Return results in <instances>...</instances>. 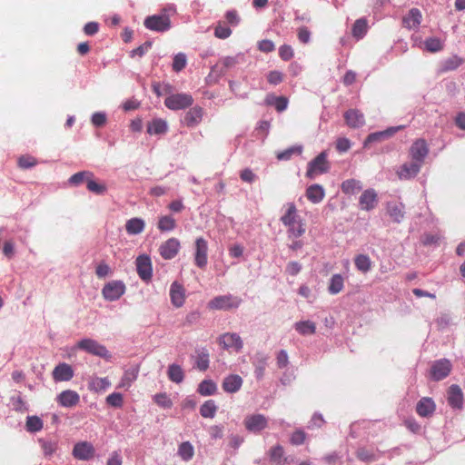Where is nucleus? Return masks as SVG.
Instances as JSON below:
<instances>
[{"label":"nucleus","mask_w":465,"mask_h":465,"mask_svg":"<svg viewBox=\"0 0 465 465\" xmlns=\"http://www.w3.org/2000/svg\"><path fill=\"white\" fill-rule=\"evenodd\" d=\"M137 373H138L137 370L125 371V372L124 373V375L121 379V381H120L118 387L119 388H124V387L129 388L131 386V384L133 383V381L136 380Z\"/></svg>","instance_id":"45"},{"label":"nucleus","mask_w":465,"mask_h":465,"mask_svg":"<svg viewBox=\"0 0 465 465\" xmlns=\"http://www.w3.org/2000/svg\"><path fill=\"white\" fill-rule=\"evenodd\" d=\"M91 176H94V173L92 172H89V171L78 172L70 177L69 183L73 185H79L80 183H82L84 182L87 183V181L89 180V178Z\"/></svg>","instance_id":"47"},{"label":"nucleus","mask_w":465,"mask_h":465,"mask_svg":"<svg viewBox=\"0 0 465 465\" xmlns=\"http://www.w3.org/2000/svg\"><path fill=\"white\" fill-rule=\"evenodd\" d=\"M422 19V15L418 8H412L409 11V13L403 17L402 23L403 25L408 29L417 28Z\"/></svg>","instance_id":"29"},{"label":"nucleus","mask_w":465,"mask_h":465,"mask_svg":"<svg viewBox=\"0 0 465 465\" xmlns=\"http://www.w3.org/2000/svg\"><path fill=\"white\" fill-rule=\"evenodd\" d=\"M186 65V56L184 54H178L174 56L173 61V69L175 72H180Z\"/></svg>","instance_id":"57"},{"label":"nucleus","mask_w":465,"mask_h":465,"mask_svg":"<svg viewBox=\"0 0 465 465\" xmlns=\"http://www.w3.org/2000/svg\"><path fill=\"white\" fill-rule=\"evenodd\" d=\"M152 46V44L150 42H145L137 48L134 49L131 52V56H139L142 57Z\"/></svg>","instance_id":"63"},{"label":"nucleus","mask_w":465,"mask_h":465,"mask_svg":"<svg viewBox=\"0 0 465 465\" xmlns=\"http://www.w3.org/2000/svg\"><path fill=\"white\" fill-rule=\"evenodd\" d=\"M268 455L271 462L276 465H288L287 458L284 457V450L283 447L280 444H276L272 446L269 451Z\"/></svg>","instance_id":"30"},{"label":"nucleus","mask_w":465,"mask_h":465,"mask_svg":"<svg viewBox=\"0 0 465 465\" xmlns=\"http://www.w3.org/2000/svg\"><path fill=\"white\" fill-rule=\"evenodd\" d=\"M242 385V377L237 374H231L224 378L222 387L228 393H235L241 389Z\"/></svg>","instance_id":"27"},{"label":"nucleus","mask_w":465,"mask_h":465,"mask_svg":"<svg viewBox=\"0 0 465 465\" xmlns=\"http://www.w3.org/2000/svg\"><path fill=\"white\" fill-rule=\"evenodd\" d=\"M354 263L356 268L365 273L371 268V261L368 255L359 254L354 258Z\"/></svg>","instance_id":"40"},{"label":"nucleus","mask_w":465,"mask_h":465,"mask_svg":"<svg viewBox=\"0 0 465 465\" xmlns=\"http://www.w3.org/2000/svg\"><path fill=\"white\" fill-rule=\"evenodd\" d=\"M422 164L419 162L411 160V163H403L397 172L400 179H411L415 177L420 171Z\"/></svg>","instance_id":"19"},{"label":"nucleus","mask_w":465,"mask_h":465,"mask_svg":"<svg viewBox=\"0 0 465 465\" xmlns=\"http://www.w3.org/2000/svg\"><path fill=\"white\" fill-rule=\"evenodd\" d=\"M258 49L262 53H271L274 51L275 45L272 40L264 39L258 43Z\"/></svg>","instance_id":"59"},{"label":"nucleus","mask_w":465,"mask_h":465,"mask_svg":"<svg viewBox=\"0 0 465 465\" xmlns=\"http://www.w3.org/2000/svg\"><path fill=\"white\" fill-rule=\"evenodd\" d=\"M344 287V279L343 277L337 273L333 274L330 280V284L328 286V292L332 294H338L340 293Z\"/></svg>","instance_id":"37"},{"label":"nucleus","mask_w":465,"mask_h":465,"mask_svg":"<svg viewBox=\"0 0 465 465\" xmlns=\"http://www.w3.org/2000/svg\"><path fill=\"white\" fill-rule=\"evenodd\" d=\"M277 366L280 369L285 368L289 363V358L286 351L281 350L276 357Z\"/></svg>","instance_id":"64"},{"label":"nucleus","mask_w":465,"mask_h":465,"mask_svg":"<svg viewBox=\"0 0 465 465\" xmlns=\"http://www.w3.org/2000/svg\"><path fill=\"white\" fill-rule=\"evenodd\" d=\"M368 28L367 21L360 18L355 21L352 26V35L354 37L361 38L366 34Z\"/></svg>","instance_id":"44"},{"label":"nucleus","mask_w":465,"mask_h":465,"mask_svg":"<svg viewBox=\"0 0 465 465\" xmlns=\"http://www.w3.org/2000/svg\"><path fill=\"white\" fill-rule=\"evenodd\" d=\"M344 119L351 128H360L365 124L363 114L357 109H350L346 111L344 114Z\"/></svg>","instance_id":"24"},{"label":"nucleus","mask_w":465,"mask_h":465,"mask_svg":"<svg viewBox=\"0 0 465 465\" xmlns=\"http://www.w3.org/2000/svg\"><path fill=\"white\" fill-rule=\"evenodd\" d=\"M168 378L175 383H181L184 379L183 371L179 365L171 364L168 368Z\"/></svg>","instance_id":"42"},{"label":"nucleus","mask_w":465,"mask_h":465,"mask_svg":"<svg viewBox=\"0 0 465 465\" xmlns=\"http://www.w3.org/2000/svg\"><path fill=\"white\" fill-rule=\"evenodd\" d=\"M242 300L232 295H221L213 298L208 303L211 310H230L237 308L241 304Z\"/></svg>","instance_id":"5"},{"label":"nucleus","mask_w":465,"mask_h":465,"mask_svg":"<svg viewBox=\"0 0 465 465\" xmlns=\"http://www.w3.org/2000/svg\"><path fill=\"white\" fill-rule=\"evenodd\" d=\"M217 386L211 380L203 381L199 386L197 391L203 396H210L216 392Z\"/></svg>","instance_id":"41"},{"label":"nucleus","mask_w":465,"mask_h":465,"mask_svg":"<svg viewBox=\"0 0 465 465\" xmlns=\"http://www.w3.org/2000/svg\"><path fill=\"white\" fill-rule=\"evenodd\" d=\"M464 62L465 60L462 57L457 54L451 55L440 63L438 71L440 74L454 71L458 69Z\"/></svg>","instance_id":"22"},{"label":"nucleus","mask_w":465,"mask_h":465,"mask_svg":"<svg viewBox=\"0 0 465 465\" xmlns=\"http://www.w3.org/2000/svg\"><path fill=\"white\" fill-rule=\"evenodd\" d=\"M125 292V285L121 281H111L107 282L103 290L102 294L107 301L118 300Z\"/></svg>","instance_id":"8"},{"label":"nucleus","mask_w":465,"mask_h":465,"mask_svg":"<svg viewBox=\"0 0 465 465\" xmlns=\"http://www.w3.org/2000/svg\"><path fill=\"white\" fill-rule=\"evenodd\" d=\"M78 348L84 350L91 354L108 359L111 357L109 351L105 346L98 343L96 341L92 339L81 340L78 344Z\"/></svg>","instance_id":"7"},{"label":"nucleus","mask_w":465,"mask_h":465,"mask_svg":"<svg viewBox=\"0 0 465 465\" xmlns=\"http://www.w3.org/2000/svg\"><path fill=\"white\" fill-rule=\"evenodd\" d=\"M410 156L411 160L423 164L426 156L429 153V147L424 139L416 140L410 148Z\"/></svg>","instance_id":"13"},{"label":"nucleus","mask_w":465,"mask_h":465,"mask_svg":"<svg viewBox=\"0 0 465 465\" xmlns=\"http://www.w3.org/2000/svg\"><path fill=\"white\" fill-rule=\"evenodd\" d=\"M177 454L183 461H189L194 456V448L191 442L183 441L178 446Z\"/></svg>","instance_id":"36"},{"label":"nucleus","mask_w":465,"mask_h":465,"mask_svg":"<svg viewBox=\"0 0 465 465\" xmlns=\"http://www.w3.org/2000/svg\"><path fill=\"white\" fill-rule=\"evenodd\" d=\"M356 456L359 460L367 462L372 461L376 459L373 452L364 448L359 449L356 452Z\"/></svg>","instance_id":"58"},{"label":"nucleus","mask_w":465,"mask_h":465,"mask_svg":"<svg viewBox=\"0 0 465 465\" xmlns=\"http://www.w3.org/2000/svg\"><path fill=\"white\" fill-rule=\"evenodd\" d=\"M41 447L45 456L53 455L57 450V442L40 440Z\"/></svg>","instance_id":"52"},{"label":"nucleus","mask_w":465,"mask_h":465,"mask_svg":"<svg viewBox=\"0 0 465 465\" xmlns=\"http://www.w3.org/2000/svg\"><path fill=\"white\" fill-rule=\"evenodd\" d=\"M448 403L454 409H461L463 404V392L460 386L453 384L448 390Z\"/></svg>","instance_id":"23"},{"label":"nucleus","mask_w":465,"mask_h":465,"mask_svg":"<svg viewBox=\"0 0 465 465\" xmlns=\"http://www.w3.org/2000/svg\"><path fill=\"white\" fill-rule=\"evenodd\" d=\"M302 152V146H293L291 148H288L282 152H280L277 153V159L280 161H286L289 160L292 154L297 153L301 154Z\"/></svg>","instance_id":"50"},{"label":"nucleus","mask_w":465,"mask_h":465,"mask_svg":"<svg viewBox=\"0 0 465 465\" xmlns=\"http://www.w3.org/2000/svg\"><path fill=\"white\" fill-rule=\"evenodd\" d=\"M362 188L361 183L359 180L348 179L342 182L341 189L343 193L351 195L359 193Z\"/></svg>","instance_id":"34"},{"label":"nucleus","mask_w":465,"mask_h":465,"mask_svg":"<svg viewBox=\"0 0 465 465\" xmlns=\"http://www.w3.org/2000/svg\"><path fill=\"white\" fill-rule=\"evenodd\" d=\"M144 222L141 218H132L125 223V230L128 234H139L144 230Z\"/></svg>","instance_id":"35"},{"label":"nucleus","mask_w":465,"mask_h":465,"mask_svg":"<svg viewBox=\"0 0 465 465\" xmlns=\"http://www.w3.org/2000/svg\"><path fill=\"white\" fill-rule=\"evenodd\" d=\"M305 196L311 203H319L325 197V190L322 185L315 183L306 189Z\"/></svg>","instance_id":"28"},{"label":"nucleus","mask_w":465,"mask_h":465,"mask_svg":"<svg viewBox=\"0 0 465 465\" xmlns=\"http://www.w3.org/2000/svg\"><path fill=\"white\" fill-rule=\"evenodd\" d=\"M37 161L35 157L30 155H23L18 159V165L22 169H28L36 165Z\"/></svg>","instance_id":"55"},{"label":"nucleus","mask_w":465,"mask_h":465,"mask_svg":"<svg viewBox=\"0 0 465 465\" xmlns=\"http://www.w3.org/2000/svg\"><path fill=\"white\" fill-rule=\"evenodd\" d=\"M267 80L271 84H278L282 82L283 74L279 71H271L267 75Z\"/></svg>","instance_id":"62"},{"label":"nucleus","mask_w":465,"mask_h":465,"mask_svg":"<svg viewBox=\"0 0 465 465\" xmlns=\"http://www.w3.org/2000/svg\"><path fill=\"white\" fill-rule=\"evenodd\" d=\"M177 226L176 220L170 214L161 215L158 218L157 229L162 232H172Z\"/></svg>","instance_id":"32"},{"label":"nucleus","mask_w":465,"mask_h":465,"mask_svg":"<svg viewBox=\"0 0 465 465\" xmlns=\"http://www.w3.org/2000/svg\"><path fill=\"white\" fill-rule=\"evenodd\" d=\"M378 204V194L374 189L363 191L359 198V205L361 210H373Z\"/></svg>","instance_id":"16"},{"label":"nucleus","mask_w":465,"mask_h":465,"mask_svg":"<svg viewBox=\"0 0 465 465\" xmlns=\"http://www.w3.org/2000/svg\"><path fill=\"white\" fill-rule=\"evenodd\" d=\"M144 26L155 32H166L171 28V19L165 12L149 15L144 19Z\"/></svg>","instance_id":"3"},{"label":"nucleus","mask_w":465,"mask_h":465,"mask_svg":"<svg viewBox=\"0 0 465 465\" xmlns=\"http://www.w3.org/2000/svg\"><path fill=\"white\" fill-rule=\"evenodd\" d=\"M451 371V363L447 359H441L432 363L430 368V376L434 381H441L445 379Z\"/></svg>","instance_id":"10"},{"label":"nucleus","mask_w":465,"mask_h":465,"mask_svg":"<svg viewBox=\"0 0 465 465\" xmlns=\"http://www.w3.org/2000/svg\"><path fill=\"white\" fill-rule=\"evenodd\" d=\"M154 402L163 409H171L173 401L165 392L157 393L153 396Z\"/></svg>","instance_id":"49"},{"label":"nucleus","mask_w":465,"mask_h":465,"mask_svg":"<svg viewBox=\"0 0 465 465\" xmlns=\"http://www.w3.org/2000/svg\"><path fill=\"white\" fill-rule=\"evenodd\" d=\"M111 272V269L104 262H100L95 269V274L98 278H104Z\"/></svg>","instance_id":"61"},{"label":"nucleus","mask_w":465,"mask_h":465,"mask_svg":"<svg viewBox=\"0 0 465 465\" xmlns=\"http://www.w3.org/2000/svg\"><path fill=\"white\" fill-rule=\"evenodd\" d=\"M386 213L392 222L400 223L405 215V206L400 202H388L386 203Z\"/></svg>","instance_id":"18"},{"label":"nucleus","mask_w":465,"mask_h":465,"mask_svg":"<svg viewBox=\"0 0 465 465\" xmlns=\"http://www.w3.org/2000/svg\"><path fill=\"white\" fill-rule=\"evenodd\" d=\"M72 454L76 460H89L94 457L95 449L89 441H79L74 444Z\"/></svg>","instance_id":"9"},{"label":"nucleus","mask_w":465,"mask_h":465,"mask_svg":"<svg viewBox=\"0 0 465 465\" xmlns=\"http://www.w3.org/2000/svg\"><path fill=\"white\" fill-rule=\"evenodd\" d=\"M245 429L252 433H260L268 427V418L261 413L247 415L243 420Z\"/></svg>","instance_id":"6"},{"label":"nucleus","mask_w":465,"mask_h":465,"mask_svg":"<svg viewBox=\"0 0 465 465\" xmlns=\"http://www.w3.org/2000/svg\"><path fill=\"white\" fill-rule=\"evenodd\" d=\"M218 342L223 349H232L235 351H240L242 348V341L241 337L234 332H226L218 338Z\"/></svg>","instance_id":"14"},{"label":"nucleus","mask_w":465,"mask_h":465,"mask_svg":"<svg viewBox=\"0 0 465 465\" xmlns=\"http://www.w3.org/2000/svg\"><path fill=\"white\" fill-rule=\"evenodd\" d=\"M136 271L139 277L144 281L149 282L153 277V266L151 259L148 255H139L135 261Z\"/></svg>","instance_id":"11"},{"label":"nucleus","mask_w":465,"mask_h":465,"mask_svg":"<svg viewBox=\"0 0 465 465\" xmlns=\"http://www.w3.org/2000/svg\"><path fill=\"white\" fill-rule=\"evenodd\" d=\"M218 410L217 405L213 400H208L200 408V414L203 418H213Z\"/></svg>","instance_id":"39"},{"label":"nucleus","mask_w":465,"mask_h":465,"mask_svg":"<svg viewBox=\"0 0 465 465\" xmlns=\"http://www.w3.org/2000/svg\"><path fill=\"white\" fill-rule=\"evenodd\" d=\"M203 116V109L201 106H194L184 114L182 124L190 128L195 127L202 122Z\"/></svg>","instance_id":"17"},{"label":"nucleus","mask_w":465,"mask_h":465,"mask_svg":"<svg viewBox=\"0 0 465 465\" xmlns=\"http://www.w3.org/2000/svg\"><path fill=\"white\" fill-rule=\"evenodd\" d=\"M306 440V433L302 430H295L291 437H290V442L292 445L299 446L305 442Z\"/></svg>","instance_id":"51"},{"label":"nucleus","mask_w":465,"mask_h":465,"mask_svg":"<svg viewBox=\"0 0 465 465\" xmlns=\"http://www.w3.org/2000/svg\"><path fill=\"white\" fill-rule=\"evenodd\" d=\"M106 402L108 405L113 407H122L124 403L123 395L119 392L111 393L106 397Z\"/></svg>","instance_id":"53"},{"label":"nucleus","mask_w":465,"mask_h":465,"mask_svg":"<svg viewBox=\"0 0 465 465\" xmlns=\"http://www.w3.org/2000/svg\"><path fill=\"white\" fill-rule=\"evenodd\" d=\"M232 35V30L221 23H219L214 28V35L220 39H226Z\"/></svg>","instance_id":"56"},{"label":"nucleus","mask_w":465,"mask_h":465,"mask_svg":"<svg viewBox=\"0 0 465 465\" xmlns=\"http://www.w3.org/2000/svg\"><path fill=\"white\" fill-rule=\"evenodd\" d=\"M25 427L30 432H37L43 429V421L37 416H29L27 417Z\"/></svg>","instance_id":"46"},{"label":"nucleus","mask_w":465,"mask_h":465,"mask_svg":"<svg viewBox=\"0 0 465 465\" xmlns=\"http://www.w3.org/2000/svg\"><path fill=\"white\" fill-rule=\"evenodd\" d=\"M111 386V382L108 378H100L94 377L92 378L88 383V388L90 391L95 392L104 391Z\"/></svg>","instance_id":"33"},{"label":"nucleus","mask_w":465,"mask_h":465,"mask_svg":"<svg viewBox=\"0 0 465 465\" xmlns=\"http://www.w3.org/2000/svg\"><path fill=\"white\" fill-rule=\"evenodd\" d=\"M88 191L95 194H104L106 192V185L104 183H99L94 180V176H91L86 183Z\"/></svg>","instance_id":"48"},{"label":"nucleus","mask_w":465,"mask_h":465,"mask_svg":"<svg viewBox=\"0 0 465 465\" xmlns=\"http://www.w3.org/2000/svg\"><path fill=\"white\" fill-rule=\"evenodd\" d=\"M168 131L167 122L155 118L147 124V133L150 134H163Z\"/></svg>","instance_id":"31"},{"label":"nucleus","mask_w":465,"mask_h":465,"mask_svg":"<svg viewBox=\"0 0 465 465\" xmlns=\"http://www.w3.org/2000/svg\"><path fill=\"white\" fill-rule=\"evenodd\" d=\"M424 47L430 53H437L443 49L444 45L438 37H430L424 41Z\"/></svg>","instance_id":"43"},{"label":"nucleus","mask_w":465,"mask_h":465,"mask_svg":"<svg viewBox=\"0 0 465 465\" xmlns=\"http://www.w3.org/2000/svg\"><path fill=\"white\" fill-rule=\"evenodd\" d=\"M325 151L319 153L313 160L308 163L306 176L313 179L316 176L329 172L331 165Z\"/></svg>","instance_id":"2"},{"label":"nucleus","mask_w":465,"mask_h":465,"mask_svg":"<svg viewBox=\"0 0 465 465\" xmlns=\"http://www.w3.org/2000/svg\"><path fill=\"white\" fill-rule=\"evenodd\" d=\"M279 56L283 61H290L294 56V51L289 45H282L279 48Z\"/></svg>","instance_id":"54"},{"label":"nucleus","mask_w":465,"mask_h":465,"mask_svg":"<svg viewBox=\"0 0 465 465\" xmlns=\"http://www.w3.org/2000/svg\"><path fill=\"white\" fill-rule=\"evenodd\" d=\"M436 410L434 401L430 397L421 398L416 405V412L420 417H430Z\"/></svg>","instance_id":"21"},{"label":"nucleus","mask_w":465,"mask_h":465,"mask_svg":"<svg viewBox=\"0 0 465 465\" xmlns=\"http://www.w3.org/2000/svg\"><path fill=\"white\" fill-rule=\"evenodd\" d=\"M193 104V96L185 93L173 94L164 99V105L173 111L186 109Z\"/></svg>","instance_id":"4"},{"label":"nucleus","mask_w":465,"mask_h":465,"mask_svg":"<svg viewBox=\"0 0 465 465\" xmlns=\"http://www.w3.org/2000/svg\"><path fill=\"white\" fill-rule=\"evenodd\" d=\"M208 243L205 239L199 237L195 240L194 262L199 268H204L207 264Z\"/></svg>","instance_id":"12"},{"label":"nucleus","mask_w":465,"mask_h":465,"mask_svg":"<svg viewBox=\"0 0 465 465\" xmlns=\"http://www.w3.org/2000/svg\"><path fill=\"white\" fill-rule=\"evenodd\" d=\"M56 401L63 407L72 408L79 403L80 396L74 391L66 390L58 394Z\"/></svg>","instance_id":"20"},{"label":"nucleus","mask_w":465,"mask_h":465,"mask_svg":"<svg viewBox=\"0 0 465 465\" xmlns=\"http://www.w3.org/2000/svg\"><path fill=\"white\" fill-rule=\"evenodd\" d=\"M294 328L302 335L314 334L316 331V325L311 321L298 322L295 323Z\"/></svg>","instance_id":"38"},{"label":"nucleus","mask_w":465,"mask_h":465,"mask_svg":"<svg viewBox=\"0 0 465 465\" xmlns=\"http://www.w3.org/2000/svg\"><path fill=\"white\" fill-rule=\"evenodd\" d=\"M181 248L180 241L176 238H170L163 242L159 247L160 255L165 260L174 258Z\"/></svg>","instance_id":"15"},{"label":"nucleus","mask_w":465,"mask_h":465,"mask_svg":"<svg viewBox=\"0 0 465 465\" xmlns=\"http://www.w3.org/2000/svg\"><path fill=\"white\" fill-rule=\"evenodd\" d=\"M170 298L173 306L180 308L185 301V293L183 287L177 282L172 283L170 288Z\"/></svg>","instance_id":"25"},{"label":"nucleus","mask_w":465,"mask_h":465,"mask_svg":"<svg viewBox=\"0 0 465 465\" xmlns=\"http://www.w3.org/2000/svg\"><path fill=\"white\" fill-rule=\"evenodd\" d=\"M196 365L200 371H206L209 367V355L207 353L198 355Z\"/></svg>","instance_id":"60"},{"label":"nucleus","mask_w":465,"mask_h":465,"mask_svg":"<svg viewBox=\"0 0 465 465\" xmlns=\"http://www.w3.org/2000/svg\"><path fill=\"white\" fill-rule=\"evenodd\" d=\"M285 213L281 217V222L288 228L289 238H299L304 234L306 225L299 216L296 205L293 203L285 204Z\"/></svg>","instance_id":"1"},{"label":"nucleus","mask_w":465,"mask_h":465,"mask_svg":"<svg viewBox=\"0 0 465 465\" xmlns=\"http://www.w3.org/2000/svg\"><path fill=\"white\" fill-rule=\"evenodd\" d=\"M74 376L72 367L67 363L58 364L53 371V378L56 381H67Z\"/></svg>","instance_id":"26"}]
</instances>
